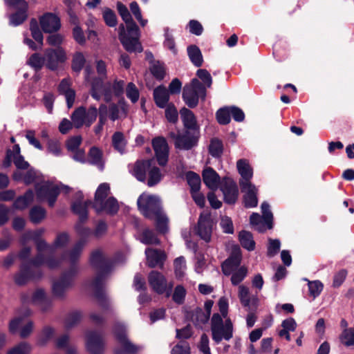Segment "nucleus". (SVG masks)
Returning a JSON list of instances; mask_svg holds the SVG:
<instances>
[{
  "label": "nucleus",
  "instance_id": "f257e3e1",
  "mask_svg": "<svg viewBox=\"0 0 354 354\" xmlns=\"http://www.w3.org/2000/svg\"><path fill=\"white\" fill-rule=\"evenodd\" d=\"M44 229H39L35 231L26 232L21 238V242L24 244L27 240L32 239L36 242L37 248V255L35 259L28 264H23L20 273L15 277V281L17 283L21 284L25 281V279L32 276V270L39 266L46 265L50 269L58 268L62 263L73 264L68 259H66L71 250L64 253L60 259H55L51 257L55 248L65 246L69 241V236L67 233L63 232L57 235L53 245H48L44 241L39 238L44 233Z\"/></svg>",
  "mask_w": 354,
  "mask_h": 354
},
{
  "label": "nucleus",
  "instance_id": "f03ea898",
  "mask_svg": "<svg viewBox=\"0 0 354 354\" xmlns=\"http://www.w3.org/2000/svg\"><path fill=\"white\" fill-rule=\"evenodd\" d=\"M7 158L12 160L17 170L15 171L13 178L16 180H21L26 184L35 183L37 199L38 201H47L49 206L53 207L60 192L68 193L70 188L60 183L41 180L38 172L29 168V164L20 154L18 145L13 147L12 150L7 152Z\"/></svg>",
  "mask_w": 354,
  "mask_h": 354
},
{
  "label": "nucleus",
  "instance_id": "7ed1b4c3",
  "mask_svg": "<svg viewBox=\"0 0 354 354\" xmlns=\"http://www.w3.org/2000/svg\"><path fill=\"white\" fill-rule=\"evenodd\" d=\"M117 8L120 15L126 24L127 30L123 24L119 26V39L124 48L129 52H142V47L139 42L138 27L133 21L127 8L118 2Z\"/></svg>",
  "mask_w": 354,
  "mask_h": 354
},
{
  "label": "nucleus",
  "instance_id": "20e7f679",
  "mask_svg": "<svg viewBox=\"0 0 354 354\" xmlns=\"http://www.w3.org/2000/svg\"><path fill=\"white\" fill-rule=\"evenodd\" d=\"M97 71L98 74L102 77L106 74V65L104 62H97ZM124 82L122 80H115L113 83L104 84L102 77L93 80L91 82V95L99 100L104 97V100L109 102L113 96H119L123 93Z\"/></svg>",
  "mask_w": 354,
  "mask_h": 354
},
{
  "label": "nucleus",
  "instance_id": "39448f33",
  "mask_svg": "<svg viewBox=\"0 0 354 354\" xmlns=\"http://www.w3.org/2000/svg\"><path fill=\"white\" fill-rule=\"evenodd\" d=\"M77 203L72 205V209L74 213L79 216L80 221L75 225V230L80 236V240L75 245L71 250L70 254L65 259L71 262H75L80 257L81 252L86 243V239L93 234L91 229L83 225L82 223L87 218L86 205L80 204V208L78 207Z\"/></svg>",
  "mask_w": 354,
  "mask_h": 354
},
{
  "label": "nucleus",
  "instance_id": "423d86ee",
  "mask_svg": "<svg viewBox=\"0 0 354 354\" xmlns=\"http://www.w3.org/2000/svg\"><path fill=\"white\" fill-rule=\"evenodd\" d=\"M110 186L108 183L100 184L95 194L93 207L97 212H106L109 214L117 212L119 205L115 198L110 196Z\"/></svg>",
  "mask_w": 354,
  "mask_h": 354
},
{
  "label": "nucleus",
  "instance_id": "0eeeda50",
  "mask_svg": "<svg viewBox=\"0 0 354 354\" xmlns=\"http://www.w3.org/2000/svg\"><path fill=\"white\" fill-rule=\"evenodd\" d=\"M212 339L219 343L223 339L229 340L232 337L233 327L230 319H225L223 324L221 316L214 314L212 318Z\"/></svg>",
  "mask_w": 354,
  "mask_h": 354
},
{
  "label": "nucleus",
  "instance_id": "6e6552de",
  "mask_svg": "<svg viewBox=\"0 0 354 354\" xmlns=\"http://www.w3.org/2000/svg\"><path fill=\"white\" fill-rule=\"evenodd\" d=\"M205 95V87L197 79H194L190 84L184 87L183 98L189 107L194 108L198 104V98L204 99Z\"/></svg>",
  "mask_w": 354,
  "mask_h": 354
},
{
  "label": "nucleus",
  "instance_id": "1a4fd4ad",
  "mask_svg": "<svg viewBox=\"0 0 354 354\" xmlns=\"http://www.w3.org/2000/svg\"><path fill=\"white\" fill-rule=\"evenodd\" d=\"M159 197L143 193L138 199V206L141 213L147 218H153V215L162 211Z\"/></svg>",
  "mask_w": 354,
  "mask_h": 354
},
{
  "label": "nucleus",
  "instance_id": "9d476101",
  "mask_svg": "<svg viewBox=\"0 0 354 354\" xmlns=\"http://www.w3.org/2000/svg\"><path fill=\"white\" fill-rule=\"evenodd\" d=\"M91 263L93 266L99 270V274L91 283L93 289H100L102 285V278L105 273L109 270L111 262L107 260L102 251H94L91 257Z\"/></svg>",
  "mask_w": 354,
  "mask_h": 354
},
{
  "label": "nucleus",
  "instance_id": "9b49d317",
  "mask_svg": "<svg viewBox=\"0 0 354 354\" xmlns=\"http://www.w3.org/2000/svg\"><path fill=\"white\" fill-rule=\"evenodd\" d=\"M113 333L120 347V349H115V354L135 353L139 351V347L127 339L126 328L123 324L116 323L113 328Z\"/></svg>",
  "mask_w": 354,
  "mask_h": 354
},
{
  "label": "nucleus",
  "instance_id": "f8f14e48",
  "mask_svg": "<svg viewBox=\"0 0 354 354\" xmlns=\"http://www.w3.org/2000/svg\"><path fill=\"white\" fill-rule=\"evenodd\" d=\"M97 109L95 106H90L88 109L81 106L77 109L72 115L73 126L80 128L83 125L90 127L97 116Z\"/></svg>",
  "mask_w": 354,
  "mask_h": 354
},
{
  "label": "nucleus",
  "instance_id": "ddd939ff",
  "mask_svg": "<svg viewBox=\"0 0 354 354\" xmlns=\"http://www.w3.org/2000/svg\"><path fill=\"white\" fill-rule=\"evenodd\" d=\"M263 216H260L259 214L253 213L250 216V224L259 232H263L266 229L272 227V214L270 210L268 203L263 202L261 206Z\"/></svg>",
  "mask_w": 354,
  "mask_h": 354
},
{
  "label": "nucleus",
  "instance_id": "4468645a",
  "mask_svg": "<svg viewBox=\"0 0 354 354\" xmlns=\"http://www.w3.org/2000/svg\"><path fill=\"white\" fill-rule=\"evenodd\" d=\"M148 283L151 288L158 294L166 293L169 296L173 284L167 282L165 277L158 271H151L148 275Z\"/></svg>",
  "mask_w": 354,
  "mask_h": 354
},
{
  "label": "nucleus",
  "instance_id": "2eb2a0df",
  "mask_svg": "<svg viewBox=\"0 0 354 354\" xmlns=\"http://www.w3.org/2000/svg\"><path fill=\"white\" fill-rule=\"evenodd\" d=\"M77 272L75 268L62 275V277L55 280L53 283V293L57 297H62L66 292L73 285L74 277Z\"/></svg>",
  "mask_w": 354,
  "mask_h": 354
},
{
  "label": "nucleus",
  "instance_id": "dca6fc26",
  "mask_svg": "<svg viewBox=\"0 0 354 354\" xmlns=\"http://www.w3.org/2000/svg\"><path fill=\"white\" fill-rule=\"evenodd\" d=\"M33 322L26 319L24 317H16L9 324V330L11 333H19L20 337H28L33 330Z\"/></svg>",
  "mask_w": 354,
  "mask_h": 354
},
{
  "label": "nucleus",
  "instance_id": "f3484780",
  "mask_svg": "<svg viewBox=\"0 0 354 354\" xmlns=\"http://www.w3.org/2000/svg\"><path fill=\"white\" fill-rule=\"evenodd\" d=\"M213 221L211 214L203 211L199 217L197 226V234L205 241L209 242L212 232Z\"/></svg>",
  "mask_w": 354,
  "mask_h": 354
},
{
  "label": "nucleus",
  "instance_id": "a211bd4d",
  "mask_svg": "<svg viewBox=\"0 0 354 354\" xmlns=\"http://www.w3.org/2000/svg\"><path fill=\"white\" fill-rule=\"evenodd\" d=\"M86 347L91 354H103L104 344L102 335L97 331L87 332Z\"/></svg>",
  "mask_w": 354,
  "mask_h": 354
},
{
  "label": "nucleus",
  "instance_id": "6ab92c4d",
  "mask_svg": "<svg viewBox=\"0 0 354 354\" xmlns=\"http://www.w3.org/2000/svg\"><path fill=\"white\" fill-rule=\"evenodd\" d=\"M8 4L13 5L18 11L10 17V24L17 26L22 24L27 17L28 3L25 0H5Z\"/></svg>",
  "mask_w": 354,
  "mask_h": 354
},
{
  "label": "nucleus",
  "instance_id": "aec40b11",
  "mask_svg": "<svg viewBox=\"0 0 354 354\" xmlns=\"http://www.w3.org/2000/svg\"><path fill=\"white\" fill-rule=\"evenodd\" d=\"M221 189L224 201L228 204H234L238 198L239 190L236 183L229 178H225L221 182Z\"/></svg>",
  "mask_w": 354,
  "mask_h": 354
},
{
  "label": "nucleus",
  "instance_id": "412c9836",
  "mask_svg": "<svg viewBox=\"0 0 354 354\" xmlns=\"http://www.w3.org/2000/svg\"><path fill=\"white\" fill-rule=\"evenodd\" d=\"M241 261V249L239 246L234 245L230 257L222 264V270L225 275H230L234 270H238Z\"/></svg>",
  "mask_w": 354,
  "mask_h": 354
},
{
  "label": "nucleus",
  "instance_id": "4be33fe9",
  "mask_svg": "<svg viewBox=\"0 0 354 354\" xmlns=\"http://www.w3.org/2000/svg\"><path fill=\"white\" fill-rule=\"evenodd\" d=\"M66 60L65 51L58 48L55 50L48 49L45 52V64L48 68L55 70L59 64Z\"/></svg>",
  "mask_w": 354,
  "mask_h": 354
},
{
  "label": "nucleus",
  "instance_id": "5701e85b",
  "mask_svg": "<svg viewBox=\"0 0 354 354\" xmlns=\"http://www.w3.org/2000/svg\"><path fill=\"white\" fill-rule=\"evenodd\" d=\"M152 145L159 165H165L169 153L168 145L165 139L162 137L156 138L153 140Z\"/></svg>",
  "mask_w": 354,
  "mask_h": 354
},
{
  "label": "nucleus",
  "instance_id": "b1692460",
  "mask_svg": "<svg viewBox=\"0 0 354 354\" xmlns=\"http://www.w3.org/2000/svg\"><path fill=\"white\" fill-rule=\"evenodd\" d=\"M40 25L46 32H55L61 26L60 19L53 13H46L40 18Z\"/></svg>",
  "mask_w": 354,
  "mask_h": 354
},
{
  "label": "nucleus",
  "instance_id": "393cba45",
  "mask_svg": "<svg viewBox=\"0 0 354 354\" xmlns=\"http://www.w3.org/2000/svg\"><path fill=\"white\" fill-rule=\"evenodd\" d=\"M238 297L241 304L251 309L258 305V298L256 295H251L250 290L244 285H240L238 288Z\"/></svg>",
  "mask_w": 354,
  "mask_h": 354
},
{
  "label": "nucleus",
  "instance_id": "a878e982",
  "mask_svg": "<svg viewBox=\"0 0 354 354\" xmlns=\"http://www.w3.org/2000/svg\"><path fill=\"white\" fill-rule=\"evenodd\" d=\"M147 263L149 267L162 266L166 254L162 250L147 248L145 250Z\"/></svg>",
  "mask_w": 354,
  "mask_h": 354
},
{
  "label": "nucleus",
  "instance_id": "bb28decb",
  "mask_svg": "<svg viewBox=\"0 0 354 354\" xmlns=\"http://www.w3.org/2000/svg\"><path fill=\"white\" fill-rule=\"evenodd\" d=\"M241 191L245 194L244 202L245 205L248 207H253L257 205V192L256 187L252 184H248L244 183L241 186Z\"/></svg>",
  "mask_w": 354,
  "mask_h": 354
},
{
  "label": "nucleus",
  "instance_id": "cd10ccee",
  "mask_svg": "<svg viewBox=\"0 0 354 354\" xmlns=\"http://www.w3.org/2000/svg\"><path fill=\"white\" fill-rule=\"evenodd\" d=\"M71 81L70 79H64L58 87L59 93L65 96L68 108L73 106L75 97V91L71 88Z\"/></svg>",
  "mask_w": 354,
  "mask_h": 354
},
{
  "label": "nucleus",
  "instance_id": "c85d7f7f",
  "mask_svg": "<svg viewBox=\"0 0 354 354\" xmlns=\"http://www.w3.org/2000/svg\"><path fill=\"white\" fill-rule=\"evenodd\" d=\"M236 166L239 173L241 176V179L239 181L240 186L243 185L244 183L252 184L250 179L252 178L253 171L248 162L244 159L239 160L237 162Z\"/></svg>",
  "mask_w": 354,
  "mask_h": 354
},
{
  "label": "nucleus",
  "instance_id": "c756f323",
  "mask_svg": "<svg viewBox=\"0 0 354 354\" xmlns=\"http://www.w3.org/2000/svg\"><path fill=\"white\" fill-rule=\"evenodd\" d=\"M203 179L204 183L210 189H217L220 183V177L212 168L207 167L203 170Z\"/></svg>",
  "mask_w": 354,
  "mask_h": 354
},
{
  "label": "nucleus",
  "instance_id": "7c9ffc66",
  "mask_svg": "<svg viewBox=\"0 0 354 354\" xmlns=\"http://www.w3.org/2000/svg\"><path fill=\"white\" fill-rule=\"evenodd\" d=\"M196 142L197 138L195 136H191L189 132H186L176 137L175 145L178 149L187 150L193 147Z\"/></svg>",
  "mask_w": 354,
  "mask_h": 354
},
{
  "label": "nucleus",
  "instance_id": "2f4dec72",
  "mask_svg": "<svg viewBox=\"0 0 354 354\" xmlns=\"http://www.w3.org/2000/svg\"><path fill=\"white\" fill-rule=\"evenodd\" d=\"M151 160L138 161L133 165L131 173L140 181H145L146 179L147 171L149 172L151 167Z\"/></svg>",
  "mask_w": 354,
  "mask_h": 354
},
{
  "label": "nucleus",
  "instance_id": "473e14b6",
  "mask_svg": "<svg viewBox=\"0 0 354 354\" xmlns=\"http://www.w3.org/2000/svg\"><path fill=\"white\" fill-rule=\"evenodd\" d=\"M149 219L154 220L156 230L160 234H166L169 231V218L167 216L160 211Z\"/></svg>",
  "mask_w": 354,
  "mask_h": 354
},
{
  "label": "nucleus",
  "instance_id": "72a5a7b5",
  "mask_svg": "<svg viewBox=\"0 0 354 354\" xmlns=\"http://www.w3.org/2000/svg\"><path fill=\"white\" fill-rule=\"evenodd\" d=\"M153 97L156 105L160 108H164L169 102V93L165 86H160L154 89Z\"/></svg>",
  "mask_w": 354,
  "mask_h": 354
},
{
  "label": "nucleus",
  "instance_id": "f704fd0d",
  "mask_svg": "<svg viewBox=\"0 0 354 354\" xmlns=\"http://www.w3.org/2000/svg\"><path fill=\"white\" fill-rule=\"evenodd\" d=\"M282 329L279 331V335L281 337H285L288 341H290V335L289 332L294 331L297 328V323L295 320L289 317L284 319L281 323Z\"/></svg>",
  "mask_w": 354,
  "mask_h": 354
},
{
  "label": "nucleus",
  "instance_id": "c9c22d12",
  "mask_svg": "<svg viewBox=\"0 0 354 354\" xmlns=\"http://www.w3.org/2000/svg\"><path fill=\"white\" fill-rule=\"evenodd\" d=\"M34 194L32 190L27 191L22 196L17 198L13 203V207L17 209H24L33 202Z\"/></svg>",
  "mask_w": 354,
  "mask_h": 354
},
{
  "label": "nucleus",
  "instance_id": "e433bc0d",
  "mask_svg": "<svg viewBox=\"0 0 354 354\" xmlns=\"http://www.w3.org/2000/svg\"><path fill=\"white\" fill-rule=\"evenodd\" d=\"M182 120L187 129H196V121L194 113L186 108H183L180 111Z\"/></svg>",
  "mask_w": 354,
  "mask_h": 354
},
{
  "label": "nucleus",
  "instance_id": "4c0bfd02",
  "mask_svg": "<svg viewBox=\"0 0 354 354\" xmlns=\"http://www.w3.org/2000/svg\"><path fill=\"white\" fill-rule=\"evenodd\" d=\"M109 113L110 119L115 121L126 116L127 107L124 104L120 105L111 104L109 106Z\"/></svg>",
  "mask_w": 354,
  "mask_h": 354
},
{
  "label": "nucleus",
  "instance_id": "58836bf2",
  "mask_svg": "<svg viewBox=\"0 0 354 354\" xmlns=\"http://www.w3.org/2000/svg\"><path fill=\"white\" fill-rule=\"evenodd\" d=\"M187 54L191 62L196 66H201L203 64V59L202 53L199 48L195 45H191L187 47Z\"/></svg>",
  "mask_w": 354,
  "mask_h": 354
},
{
  "label": "nucleus",
  "instance_id": "ea45409f",
  "mask_svg": "<svg viewBox=\"0 0 354 354\" xmlns=\"http://www.w3.org/2000/svg\"><path fill=\"white\" fill-rule=\"evenodd\" d=\"M241 245L249 251L254 250L255 248V242L252 234L247 231H241L239 235Z\"/></svg>",
  "mask_w": 354,
  "mask_h": 354
},
{
  "label": "nucleus",
  "instance_id": "a19ab883",
  "mask_svg": "<svg viewBox=\"0 0 354 354\" xmlns=\"http://www.w3.org/2000/svg\"><path fill=\"white\" fill-rule=\"evenodd\" d=\"M102 152L96 147H92L88 153V162L95 165L100 170L104 169V164L102 159Z\"/></svg>",
  "mask_w": 354,
  "mask_h": 354
},
{
  "label": "nucleus",
  "instance_id": "79ce46f5",
  "mask_svg": "<svg viewBox=\"0 0 354 354\" xmlns=\"http://www.w3.org/2000/svg\"><path fill=\"white\" fill-rule=\"evenodd\" d=\"M141 243L147 245L158 244L159 240L155 233L149 229H145L139 236Z\"/></svg>",
  "mask_w": 354,
  "mask_h": 354
},
{
  "label": "nucleus",
  "instance_id": "37998d69",
  "mask_svg": "<svg viewBox=\"0 0 354 354\" xmlns=\"http://www.w3.org/2000/svg\"><path fill=\"white\" fill-rule=\"evenodd\" d=\"M209 319V314L202 309H196L192 316V322L199 327H202L203 324L207 322Z\"/></svg>",
  "mask_w": 354,
  "mask_h": 354
},
{
  "label": "nucleus",
  "instance_id": "c03bdc74",
  "mask_svg": "<svg viewBox=\"0 0 354 354\" xmlns=\"http://www.w3.org/2000/svg\"><path fill=\"white\" fill-rule=\"evenodd\" d=\"M113 146L115 149L122 153L127 144L124 135L120 132H115L112 137Z\"/></svg>",
  "mask_w": 354,
  "mask_h": 354
},
{
  "label": "nucleus",
  "instance_id": "a18cd8bd",
  "mask_svg": "<svg viewBox=\"0 0 354 354\" xmlns=\"http://www.w3.org/2000/svg\"><path fill=\"white\" fill-rule=\"evenodd\" d=\"M45 216L46 211L40 206H35L30 210V219L34 223H40Z\"/></svg>",
  "mask_w": 354,
  "mask_h": 354
},
{
  "label": "nucleus",
  "instance_id": "49530a36",
  "mask_svg": "<svg viewBox=\"0 0 354 354\" xmlns=\"http://www.w3.org/2000/svg\"><path fill=\"white\" fill-rule=\"evenodd\" d=\"M340 340L346 346H354V328H345L340 335Z\"/></svg>",
  "mask_w": 354,
  "mask_h": 354
},
{
  "label": "nucleus",
  "instance_id": "de8ad7c7",
  "mask_svg": "<svg viewBox=\"0 0 354 354\" xmlns=\"http://www.w3.org/2000/svg\"><path fill=\"white\" fill-rule=\"evenodd\" d=\"M162 177L160 169L156 167H150L149 171V179L147 185L149 187H152L158 183Z\"/></svg>",
  "mask_w": 354,
  "mask_h": 354
},
{
  "label": "nucleus",
  "instance_id": "09e8293b",
  "mask_svg": "<svg viewBox=\"0 0 354 354\" xmlns=\"http://www.w3.org/2000/svg\"><path fill=\"white\" fill-rule=\"evenodd\" d=\"M248 273V270L245 267L242 266L240 267L238 270L232 272L231 282L233 285L236 286L239 284L246 277Z\"/></svg>",
  "mask_w": 354,
  "mask_h": 354
},
{
  "label": "nucleus",
  "instance_id": "8fccbe9b",
  "mask_svg": "<svg viewBox=\"0 0 354 354\" xmlns=\"http://www.w3.org/2000/svg\"><path fill=\"white\" fill-rule=\"evenodd\" d=\"M102 17L106 24L110 27H114L117 24V17L113 10L105 8L102 11Z\"/></svg>",
  "mask_w": 354,
  "mask_h": 354
},
{
  "label": "nucleus",
  "instance_id": "3c124183",
  "mask_svg": "<svg viewBox=\"0 0 354 354\" xmlns=\"http://www.w3.org/2000/svg\"><path fill=\"white\" fill-rule=\"evenodd\" d=\"M126 95L132 103L138 102L140 93L138 88L133 83L129 82L127 84L126 87Z\"/></svg>",
  "mask_w": 354,
  "mask_h": 354
},
{
  "label": "nucleus",
  "instance_id": "603ef678",
  "mask_svg": "<svg viewBox=\"0 0 354 354\" xmlns=\"http://www.w3.org/2000/svg\"><path fill=\"white\" fill-rule=\"evenodd\" d=\"M187 180L191 187L192 192L199 191L201 186V178L198 174L192 171L188 172L187 174Z\"/></svg>",
  "mask_w": 354,
  "mask_h": 354
},
{
  "label": "nucleus",
  "instance_id": "864d4df0",
  "mask_svg": "<svg viewBox=\"0 0 354 354\" xmlns=\"http://www.w3.org/2000/svg\"><path fill=\"white\" fill-rule=\"evenodd\" d=\"M174 270L177 277L180 278L184 276L186 270V263L184 257H180L175 259Z\"/></svg>",
  "mask_w": 354,
  "mask_h": 354
},
{
  "label": "nucleus",
  "instance_id": "5fc2aeb1",
  "mask_svg": "<svg viewBox=\"0 0 354 354\" xmlns=\"http://www.w3.org/2000/svg\"><path fill=\"white\" fill-rule=\"evenodd\" d=\"M209 151L212 156H220L223 152L222 142L218 139H212L209 147Z\"/></svg>",
  "mask_w": 354,
  "mask_h": 354
},
{
  "label": "nucleus",
  "instance_id": "6e6d98bb",
  "mask_svg": "<svg viewBox=\"0 0 354 354\" xmlns=\"http://www.w3.org/2000/svg\"><path fill=\"white\" fill-rule=\"evenodd\" d=\"M85 64L84 55L80 52H77L73 55L72 68L75 72H80Z\"/></svg>",
  "mask_w": 354,
  "mask_h": 354
},
{
  "label": "nucleus",
  "instance_id": "4d7b16f0",
  "mask_svg": "<svg viewBox=\"0 0 354 354\" xmlns=\"http://www.w3.org/2000/svg\"><path fill=\"white\" fill-rule=\"evenodd\" d=\"M108 109L106 105L102 104L99 108V124L95 127V131L98 133L101 131L107 118Z\"/></svg>",
  "mask_w": 354,
  "mask_h": 354
},
{
  "label": "nucleus",
  "instance_id": "13d9d810",
  "mask_svg": "<svg viewBox=\"0 0 354 354\" xmlns=\"http://www.w3.org/2000/svg\"><path fill=\"white\" fill-rule=\"evenodd\" d=\"M82 315L80 312H73L70 313L65 320V327L67 328H72L77 324L81 320Z\"/></svg>",
  "mask_w": 354,
  "mask_h": 354
},
{
  "label": "nucleus",
  "instance_id": "bf43d9fd",
  "mask_svg": "<svg viewBox=\"0 0 354 354\" xmlns=\"http://www.w3.org/2000/svg\"><path fill=\"white\" fill-rule=\"evenodd\" d=\"M230 113L229 107L220 109L216 113V118L221 124H226L230 122Z\"/></svg>",
  "mask_w": 354,
  "mask_h": 354
},
{
  "label": "nucleus",
  "instance_id": "052dcab7",
  "mask_svg": "<svg viewBox=\"0 0 354 354\" xmlns=\"http://www.w3.org/2000/svg\"><path fill=\"white\" fill-rule=\"evenodd\" d=\"M308 288L310 295L315 298L322 292L323 290V284L318 280L309 281Z\"/></svg>",
  "mask_w": 354,
  "mask_h": 354
},
{
  "label": "nucleus",
  "instance_id": "680f3d73",
  "mask_svg": "<svg viewBox=\"0 0 354 354\" xmlns=\"http://www.w3.org/2000/svg\"><path fill=\"white\" fill-rule=\"evenodd\" d=\"M31 346L26 342H22L11 349L8 354H30Z\"/></svg>",
  "mask_w": 354,
  "mask_h": 354
},
{
  "label": "nucleus",
  "instance_id": "e2e57ef3",
  "mask_svg": "<svg viewBox=\"0 0 354 354\" xmlns=\"http://www.w3.org/2000/svg\"><path fill=\"white\" fill-rule=\"evenodd\" d=\"M28 64L36 70H39L45 64V57H42L37 53L33 54L30 57Z\"/></svg>",
  "mask_w": 354,
  "mask_h": 354
},
{
  "label": "nucleus",
  "instance_id": "0e129e2a",
  "mask_svg": "<svg viewBox=\"0 0 354 354\" xmlns=\"http://www.w3.org/2000/svg\"><path fill=\"white\" fill-rule=\"evenodd\" d=\"M30 28L32 37L41 45L43 42V35L35 20L30 21Z\"/></svg>",
  "mask_w": 354,
  "mask_h": 354
},
{
  "label": "nucleus",
  "instance_id": "69168bd1",
  "mask_svg": "<svg viewBox=\"0 0 354 354\" xmlns=\"http://www.w3.org/2000/svg\"><path fill=\"white\" fill-rule=\"evenodd\" d=\"M54 335V330L50 327H45L41 333L38 344L40 345L45 344Z\"/></svg>",
  "mask_w": 354,
  "mask_h": 354
},
{
  "label": "nucleus",
  "instance_id": "338daca9",
  "mask_svg": "<svg viewBox=\"0 0 354 354\" xmlns=\"http://www.w3.org/2000/svg\"><path fill=\"white\" fill-rule=\"evenodd\" d=\"M220 225L225 233L232 234L234 232V226L232 219L226 216L221 218Z\"/></svg>",
  "mask_w": 354,
  "mask_h": 354
},
{
  "label": "nucleus",
  "instance_id": "774afa93",
  "mask_svg": "<svg viewBox=\"0 0 354 354\" xmlns=\"http://www.w3.org/2000/svg\"><path fill=\"white\" fill-rule=\"evenodd\" d=\"M186 295L185 289L182 286H177L175 288L174 294H173V300L178 304H180L183 302L185 297Z\"/></svg>",
  "mask_w": 354,
  "mask_h": 354
}]
</instances>
